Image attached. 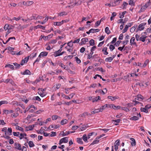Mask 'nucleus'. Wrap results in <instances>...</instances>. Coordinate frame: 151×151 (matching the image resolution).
<instances>
[{"label":"nucleus","mask_w":151,"mask_h":151,"mask_svg":"<svg viewBox=\"0 0 151 151\" xmlns=\"http://www.w3.org/2000/svg\"><path fill=\"white\" fill-rule=\"evenodd\" d=\"M146 24V23L145 22L139 24L136 30V32H137L138 31H141L143 30L144 29V26Z\"/></svg>","instance_id":"f257e3e1"},{"label":"nucleus","mask_w":151,"mask_h":151,"mask_svg":"<svg viewBox=\"0 0 151 151\" xmlns=\"http://www.w3.org/2000/svg\"><path fill=\"white\" fill-rule=\"evenodd\" d=\"M33 108L34 109H37V107L35 106H34L33 105H31L28 106L25 109V110L24 111V112L25 113L26 112L28 111L29 109L32 108Z\"/></svg>","instance_id":"f03ea898"},{"label":"nucleus","mask_w":151,"mask_h":151,"mask_svg":"<svg viewBox=\"0 0 151 151\" xmlns=\"http://www.w3.org/2000/svg\"><path fill=\"white\" fill-rule=\"evenodd\" d=\"M14 148L17 150H21L22 147L21 145L19 143H15L14 144Z\"/></svg>","instance_id":"7ed1b4c3"},{"label":"nucleus","mask_w":151,"mask_h":151,"mask_svg":"<svg viewBox=\"0 0 151 151\" xmlns=\"http://www.w3.org/2000/svg\"><path fill=\"white\" fill-rule=\"evenodd\" d=\"M119 145V139H117L116 140L114 143V149L115 151H117L118 148V146Z\"/></svg>","instance_id":"20e7f679"},{"label":"nucleus","mask_w":151,"mask_h":151,"mask_svg":"<svg viewBox=\"0 0 151 151\" xmlns=\"http://www.w3.org/2000/svg\"><path fill=\"white\" fill-rule=\"evenodd\" d=\"M38 91H39V92H38V94H39L42 97H43L45 96V93L43 92L44 91V90H43V91L41 89L38 88Z\"/></svg>","instance_id":"39448f33"},{"label":"nucleus","mask_w":151,"mask_h":151,"mask_svg":"<svg viewBox=\"0 0 151 151\" xmlns=\"http://www.w3.org/2000/svg\"><path fill=\"white\" fill-rule=\"evenodd\" d=\"M62 49L60 48L59 50L57 51H56L54 52V54H53L54 56L55 57H57L58 56H60V55H59V54L62 51Z\"/></svg>","instance_id":"423d86ee"},{"label":"nucleus","mask_w":151,"mask_h":151,"mask_svg":"<svg viewBox=\"0 0 151 151\" xmlns=\"http://www.w3.org/2000/svg\"><path fill=\"white\" fill-rule=\"evenodd\" d=\"M48 52H41L38 56V57L40 58H42L44 56H45L47 55Z\"/></svg>","instance_id":"0eeeda50"},{"label":"nucleus","mask_w":151,"mask_h":151,"mask_svg":"<svg viewBox=\"0 0 151 151\" xmlns=\"http://www.w3.org/2000/svg\"><path fill=\"white\" fill-rule=\"evenodd\" d=\"M88 41V39L86 38H82L81 40V45H84Z\"/></svg>","instance_id":"6e6552de"},{"label":"nucleus","mask_w":151,"mask_h":151,"mask_svg":"<svg viewBox=\"0 0 151 151\" xmlns=\"http://www.w3.org/2000/svg\"><path fill=\"white\" fill-rule=\"evenodd\" d=\"M33 3V2L32 1H28L27 2L24 1L23 4L24 5L27 6H29L32 5Z\"/></svg>","instance_id":"1a4fd4ad"},{"label":"nucleus","mask_w":151,"mask_h":151,"mask_svg":"<svg viewBox=\"0 0 151 151\" xmlns=\"http://www.w3.org/2000/svg\"><path fill=\"white\" fill-rule=\"evenodd\" d=\"M109 106L110 107H111V106L114 109H118L120 108V106H116L114 104L109 105Z\"/></svg>","instance_id":"9d476101"},{"label":"nucleus","mask_w":151,"mask_h":151,"mask_svg":"<svg viewBox=\"0 0 151 151\" xmlns=\"http://www.w3.org/2000/svg\"><path fill=\"white\" fill-rule=\"evenodd\" d=\"M12 27L13 26L12 25L9 26L8 24H6L4 27V29L6 30L7 29L9 30L12 29Z\"/></svg>","instance_id":"9b49d317"},{"label":"nucleus","mask_w":151,"mask_h":151,"mask_svg":"<svg viewBox=\"0 0 151 151\" xmlns=\"http://www.w3.org/2000/svg\"><path fill=\"white\" fill-rule=\"evenodd\" d=\"M102 111V110H101L100 109H95L94 111H92L91 112V114H95L96 113H98Z\"/></svg>","instance_id":"f8f14e48"},{"label":"nucleus","mask_w":151,"mask_h":151,"mask_svg":"<svg viewBox=\"0 0 151 151\" xmlns=\"http://www.w3.org/2000/svg\"><path fill=\"white\" fill-rule=\"evenodd\" d=\"M135 40L134 37H133L130 40V44L131 45H133L136 44V43L134 42Z\"/></svg>","instance_id":"ddd939ff"},{"label":"nucleus","mask_w":151,"mask_h":151,"mask_svg":"<svg viewBox=\"0 0 151 151\" xmlns=\"http://www.w3.org/2000/svg\"><path fill=\"white\" fill-rule=\"evenodd\" d=\"M108 98L109 99H110L111 100L113 101L115 100L116 99H118L119 98V97L117 96H115L114 97H113L111 96H108Z\"/></svg>","instance_id":"4468645a"},{"label":"nucleus","mask_w":151,"mask_h":151,"mask_svg":"<svg viewBox=\"0 0 151 151\" xmlns=\"http://www.w3.org/2000/svg\"><path fill=\"white\" fill-rule=\"evenodd\" d=\"M147 37L146 36H144L143 35H142L140 37L139 41H141L143 42L145 41V40Z\"/></svg>","instance_id":"2eb2a0df"},{"label":"nucleus","mask_w":151,"mask_h":151,"mask_svg":"<svg viewBox=\"0 0 151 151\" xmlns=\"http://www.w3.org/2000/svg\"><path fill=\"white\" fill-rule=\"evenodd\" d=\"M3 112L5 114H8L13 113V111L12 110H4L3 111Z\"/></svg>","instance_id":"dca6fc26"},{"label":"nucleus","mask_w":151,"mask_h":151,"mask_svg":"<svg viewBox=\"0 0 151 151\" xmlns=\"http://www.w3.org/2000/svg\"><path fill=\"white\" fill-rule=\"evenodd\" d=\"M113 60V58L111 57H109L106 58L105 61L106 62H111Z\"/></svg>","instance_id":"f3484780"},{"label":"nucleus","mask_w":151,"mask_h":151,"mask_svg":"<svg viewBox=\"0 0 151 151\" xmlns=\"http://www.w3.org/2000/svg\"><path fill=\"white\" fill-rule=\"evenodd\" d=\"M139 119V116H134L133 117H131L129 119L130 120H137Z\"/></svg>","instance_id":"a211bd4d"},{"label":"nucleus","mask_w":151,"mask_h":151,"mask_svg":"<svg viewBox=\"0 0 151 151\" xmlns=\"http://www.w3.org/2000/svg\"><path fill=\"white\" fill-rule=\"evenodd\" d=\"M130 139L131 140V141H132V142H131V144L132 145V146H135L136 145V142H135V139H134L133 138H131Z\"/></svg>","instance_id":"6ab92c4d"},{"label":"nucleus","mask_w":151,"mask_h":151,"mask_svg":"<svg viewBox=\"0 0 151 151\" xmlns=\"http://www.w3.org/2000/svg\"><path fill=\"white\" fill-rule=\"evenodd\" d=\"M59 65L60 66H61L62 68H63L67 70H69V68H66L65 67V66L64 65L63 63H59Z\"/></svg>","instance_id":"aec40b11"},{"label":"nucleus","mask_w":151,"mask_h":151,"mask_svg":"<svg viewBox=\"0 0 151 151\" xmlns=\"http://www.w3.org/2000/svg\"><path fill=\"white\" fill-rule=\"evenodd\" d=\"M101 98L99 96L96 97L92 99V102H96L98 100H100Z\"/></svg>","instance_id":"412c9836"},{"label":"nucleus","mask_w":151,"mask_h":151,"mask_svg":"<svg viewBox=\"0 0 151 151\" xmlns=\"http://www.w3.org/2000/svg\"><path fill=\"white\" fill-rule=\"evenodd\" d=\"M107 47H105L102 50V51L103 52L104 54L105 55H107L108 54V52H107Z\"/></svg>","instance_id":"4be33fe9"},{"label":"nucleus","mask_w":151,"mask_h":151,"mask_svg":"<svg viewBox=\"0 0 151 151\" xmlns=\"http://www.w3.org/2000/svg\"><path fill=\"white\" fill-rule=\"evenodd\" d=\"M100 30L99 29H91V33H94L96 32H98Z\"/></svg>","instance_id":"5701e85b"},{"label":"nucleus","mask_w":151,"mask_h":151,"mask_svg":"<svg viewBox=\"0 0 151 151\" xmlns=\"http://www.w3.org/2000/svg\"><path fill=\"white\" fill-rule=\"evenodd\" d=\"M82 138L83 140L86 142H88L87 139L88 137L86 134H84L82 137Z\"/></svg>","instance_id":"b1692460"},{"label":"nucleus","mask_w":151,"mask_h":151,"mask_svg":"<svg viewBox=\"0 0 151 151\" xmlns=\"http://www.w3.org/2000/svg\"><path fill=\"white\" fill-rule=\"evenodd\" d=\"M140 110L141 111L144 112L146 113H147L148 112V111L147 109L146 108H141L140 109Z\"/></svg>","instance_id":"393cba45"},{"label":"nucleus","mask_w":151,"mask_h":151,"mask_svg":"<svg viewBox=\"0 0 151 151\" xmlns=\"http://www.w3.org/2000/svg\"><path fill=\"white\" fill-rule=\"evenodd\" d=\"M77 142L81 144H82L83 143V142L81 138H78L77 139Z\"/></svg>","instance_id":"a878e982"},{"label":"nucleus","mask_w":151,"mask_h":151,"mask_svg":"<svg viewBox=\"0 0 151 151\" xmlns=\"http://www.w3.org/2000/svg\"><path fill=\"white\" fill-rule=\"evenodd\" d=\"M7 67H8L12 70H13L14 68V66L13 65H11L10 64H8L6 65L5 66V67L6 68Z\"/></svg>","instance_id":"bb28decb"},{"label":"nucleus","mask_w":151,"mask_h":151,"mask_svg":"<svg viewBox=\"0 0 151 151\" xmlns=\"http://www.w3.org/2000/svg\"><path fill=\"white\" fill-rule=\"evenodd\" d=\"M30 71L28 70H26L23 73V75H30Z\"/></svg>","instance_id":"cd10ccee"},{"label":"nucleus","mask_w":151,"mask_h":151,"mask_svg":"<svg viewBox=\"0 0 151 151\" xmlns=\"http://www.w3.org/2000/svg\"><path fill=\"white\" fill-rule=\"evenodd\" d=\"M105 32L107 34H109L110 33V31L109 30L108 27H106L105 29Z\"/></svg>","instance_id":"c85d7f7f"},{"label":"nucleus","mask_w":151,"mask_h":151,"mask_svg":"<svg viewBox=\"0 0 151 151\" xmlns=\"http://www.w3.org/2000/svg\"><path fill=\"white\" fill-rule=\"evenodd\" d=\"M13 64L15 67V68L16 69H18L19 68L20 66V64H18V63H13Z\"/></svg>","instance_id":"c756f323"},{"label":"nucleus","mask_w":151,"mask_h":151,"mask_svg":"<svg viewBox=\"0 0 151 151\" xmlns=\"http://www.w3.org/2000/svg\"><path fill=\"white\" fill-rule=\"evenodd\" d=\"M99 142V140H98V139H95L93 142L91 143V145H93L96 144L98 143Z\"/></svg>","instance_id":"7c9ffc66"},{"label":"nucleus","mask_w":151,"mask_h":151,"mask_svg":"<svg viewBox=\"0 0 151 151\" xmlns=\"http://www.w3.org/2000/svg\"><path fill=\"white\" fill-rule=\"evenodd\" d=\"M48 17H47L45 19H44V20L42 22H40L38 21V22L42 24H45L48 20Z\"/></svg>","instance_id":"2f4dec72"},{"label":"nucleus","mask_w":151,"mask_h":151,"mask_svg":"<svg viewBox=\"0 0 151 151\" xmlns=\"http://www.w3.org/2000/svg\"><path fill=\"white\" fill-rule=\"evenodd\" d=\"M37 55V53H32L30 55V58H33L34 57H35Z\"/></svg>","instance_id":"473e14b6"},{"label":"nucleus","mask_w":151,"mask_h":151,"mask_svg":"<svg viewBox=\"0 0 151 151\" xmlns=\"http://www.w3.org/2000/svg\"><path fill=\"white\" fill-rule=\"evenodd\" d=\"M75 59L78 63L79 64L81 63V60L77 57H75Z\"/></svg>","instance_id":"72a5a7b5"},{"label":"nucleus","mask_w":151,"mask_h":151,"mask_svg":"<svg viewBox=\"0 0 151 151\" xmlns=\"http://www.w3.org/2000/svg\"><path fill=\"white\" fill-rule=\"evenodd\" d=\"M16 129H18L20 131L23 132L24 130L23 129L22 127H20L19 126H17L16 127Z\"/></svg>","instance_id":"f704fd0d"},{"label":"nucleus","mask_w":151,"mask_h":151,"mask_svg":"<svg viewBox=\"0 0 151 151\" xmlns=\"http://www.w3.org/2000/svg\"><path fill=\"white\" fill-rule=\"evenodd\" d=\"M28 144L30 147H32L34 146L33 143L31 141H29V142Z\"/></svg>","instance_id":"c9c22d12"},{"label":"nucleus","mask_w":151,"mask_h":151,"mask_svg":"<svg viewBox=\"0 0 151 151\" xmlns=\"http://www.w3.org/2000/svg\"><path fill=\"white\" fill-rule=\"evenodd\" d=\"M67 122L68 120L67 119H65L64 120H63L61 122V124L62 125H63L67 123Z\"/></svg>","instance_id":"e433bc0d"},{"label":"nucleus","mask_w":151,"mask_h":151,"mask_svg":"<svg viewBox=\"0 0 151 151\" xmlns=\"http://www.w3.org/2000/svg\"><path fill=\"white\" fill-rule=\"evenodd\" d=\"M116 15V13L115 12H113L112 13L111 16V17L110 19L111 21L113 20V17H115Z\"/></svg>","instance_id":"4c0bfd02"},{"label":"nucleus","mask_w":151,"mask_h":151,"mask_svg":"<svg viewBox=\"0 0 151 151\" xmlns=\"http://www.w3.org/2000/svg\"><path fill=\"white\" fill-rule=\"evenodd\" d=\"M90 45L91 46L95 44L94 41L92 39L89 41Z\"/></svg>","instance_id":"58836bf2"},{"label":"nucleus","mask_w":151,"mask_h":151,"mask_svg":"<svg viewBox=\"0 0 151 151\" xmlns=\"http://www.w3.org/2000/svg\"><path fill=\"white\" fill-rule=\"evenodd\" d=\"M150 1H149L147 3H146L145 5L143 6L146 9L150 5Z\"/></svg>","instance_id":"ea45409f"},{"label":"nucleus","mask_w":151,"mask_h":151,"mask_svg":"<svg viewBox=\"0 0 151 151\" xmlns=\"http://www.w3.org/2000/svg\"><path fill=\"white\" fill-rule=\"evenodd\" d=\"M150 1H149L147 3H146L145 5L143 6L146 9L150 5Z\"/></svg>","instance_id":"a19ab883"},{"label":"nucleus","mask_w":151,"mask_h":151,"mask_svg":"<svg viewBox=\"0 0 151 151\" xmlns=\"http://www.w3.org/2000/svg\"><path fill=\"white\" fill-rule=\"evenodd\" d=\"M109 105H108L107 104H106L102 106L100 109H101V110H102L104 109L105 108L107 107L108 106H109Z\"/></svg>","instance_id":"79ce46f5"},{"label":"nucleus","mask_w":151,"mask_h":151,"mask_svg":"<svg viewBox=\"0 0 151 151\" xmlns=\"http://www.w3.org/2000/svg\"><path fill=\"white\" fill-rule=\"evenodd\" d=\"M129 5L132 6H134V2L132 0H130L129 1Z\"/></svg>","instance_id":"37998d69"},{"label":"nucleus","mask_w":151,"mask_h":151,"mask_svg":"<svg viewBox=\"0 0 151 151\" xmlns=\"http://www.w3.org/2000/svg\"><path fill=\"white\" fill-rule=\"evenodd\" d=\"M8 134L9 135H12V129L11 128H8Z\"/></svg>","instance_id":"c03bdc74"},{"label":"nucleus","mask_w":151,"mask_h":151,"mask_svg":"<svg viewBox=\"0 0 151 151\" xmlns=\"http://www.w3.org/2000/svg\"><path fill=\"white\" fill-rule=\"evenodd\" d=\"M67 14V13L65 12H60L58 14V15L60 16H63L64 15H65Z\"/></svg>","instance_id":"a18cd8bd"},{"label":"nucleus","mask_w":151,"mask_h":151,"mask_svg":"<svg viewBox=\"0 0 151 151\" xmlns=\"http://www.w3.org/2000/svg\"><path fill=\"white\" fill-rule=\"evenodd\" d=\"M8 103V101H2L0 102V104L2 105L3 104H6Z\"/></svg>","instance_id":"49530a36"},{"label":"nucleus","mask_w":151,"mask_h":151,"mask_svg":"<svg viewBox=\"0 0 151 151\" xmlns=\"http://www.w3.org/2000/svg\"><path fill=\"white\" fill-rule=\"evenodd\" d=\"M149 62V60H147L142 65L141 67H145L146 66Z\"/></svg>","instance_id":"de8ad7c7"},{"label":"nucleus","mask_w":151,"mask_h":151,"mask_svg":"<svg viewBox=\"0 0 151 151\" xmlns=\"http://www.w3.org/2000/svg\"><path fill=\"white\" fill-rule=\"evenodd\" d=\"M58 117V116L56 115H53L52 116V118L53 120H55Z\"/></svg>","instance_id":"09e8293b"},{"label":"nucleus","mask_w":151,"mask_h":151,"mask_svg":"<svg viewBox=\"0 0 151 151\" xmlns=\"http://www.w3.org/2000/svg\"><path fill=\"white\" fill-rule=\"evenodd\" d=\"M128 4V3L125 2L124 1L123 2V9H126L127 6Z\"/></svg>","instance_id":"8fccbe9b"},{"label":"nucleus","mask_w":151,"mask_h":151,"mask_svg":"<svg viewBox=\"0 0 151 151\" xmlns=\"http://www.w3.org/2000/svg\"><path fill=\"white\" fill-rule=\"evenodd\" d=\"M19 26H20V29H22L27 27L28 25H24L23 26H21V24H19Z\"/></svg>","instance_id":"3c124183"},{"label":"nucleus","mask_w":151,"mask_h":151,"mask_svg":"<svg viewBox=\"0 0 151 151\" xmlns=\"http://www.w3.org/2000/svg\"><path fill=\"white\" fill-rule=\"evenodd\" d=\"M126 13V11L123 12L122 13V15L120 16H119L120 18H121V19L123 18L124 17V15Z\"/></svg>","instance_id":"603ef678"},{"label":"nucleus","mask_w":151,"mask_h":151,"mask_svg":"<svg viewBox=\"0 0 151 151\" xmlns=\"http://www.w3.org/2000/svg\"><path fill=\"white\" fill-rule=\"evenodd\" d=\"M90 17H83L82 20V22H83L84 20L87 21L90 18Z\"/></svg>","instance_id":"864d4df0"},{"label":"nucleus","mask_w":151,"mask_h":151,"mask_svg":"<svg viewBox=\"0 0 151 151\" xmlns=\"http://www.w3.org/2000/svg\"><path fill=\"white\" fill-rule=\"evenodd\" d=\"M146 9V8L144 6H143L142 7L140 10L139 11V12L140 13L141 12L144 11H145Z\"/></svg>","instance_id":"5fc2aeb1"},{"label":"nucleus","mask_w":151,"mask_h":151,"mask_svg":"<svg viewBox=\"0 0 151 151\" xmlns=\"http://www.w3.org/2000/svg\"><path fill=\"white\" fill-rule=\"evenodd\" d=\"M101 22V20L97 21L95 24V27L99 26Z\"/></svg>","instance_id":"6e6d98bb"},{"label":"nucleus","mask_w":151,"mask_h":151,"mask_svg":"<svg viewBox=\"0 0 151 151\" xmlns=\"http://www.w3.org/2000/svg\"><path fill=\"white\" fill-rule=\"evenodd\" d=\"M109 48L110 50L112 51L115 49V47L113 45H111L109 46Z\"/></svg>","instance_id":"4d7b16f0"},{"label":"nucleus","mask_w":151,"mask_h":151,"mask_svg":"<svg viewBox=\"0 0 151 151\" xmlns=\"http://www.w3.org/2000/svg\"><path fill=\"white\" fill-rule=\"evenodd\" d=\"M136 27H132L130 29V32L132 33L135 30Z\"/></svg>","instance_id":"13d9d810"},{"label":"nucleus","mask_w":151,"mask_h":151,"mask_svg":"<svg viewBox=\"0 0 151 151\" xmlns=\"http://www.w3.org/2000/svg\"><path fill=\"white\" fill-rule=\"evenodd\" d=\"M128 27L127 25H126L124 28L122 30V32L124 33L128 29Z\"/></svg>","instance_id":"bf43d9fd"},{"label":"nucleus","mask_w":151,"mask_h":151,"mask_svg":"<svg viewBox=\"0 0 151 151\" xmlns=\"http://www.w3.org/2000/svg\"><path fill=\"white\" fill-rule=\"evenodd\" d=\"M51 134L50 135V137H54L56 135V133L54 132H51Z\"/></svg>","instance_id":"052dcab7"},{"label":"nucleus","mask_w":151,"mask_h":151,"mask_svg":"<svg viewBox=\"0 0 151 151\" xmlns=\"http://www.w3.org/2000/svg\"><path fill=\"white\" fill-rule=\"evenodd\" d=\"M63 140L64 143H66L68 142V138L67 137H65L63 138Z\"/></svg>","instance_id":"680f3d73"},{"label":"nucleus","mask_w":151,"mask_h":151,"mask_svg":"<svg viewBox=\"0 0 151 151\" xmlns=\"http://www.w3.org/2000/svg\"><path fill=\"white\" fill-rule=\"evenodd\" d=\"M140 37L139 35H138L137 34H136L135 35V38L136 40L137 41L139 40H140Z\"/></svg>","instance_id":"e2e57ef3"},{"label":"nucleus","mask_w":151,"mask_h":151,"mask_svg":"<svg viewBox=\"0 0 151 151\" xmlns=\"http://www.w3.org/2000/svg\"><path fill=\"white\" fill-rule=\"evenodd\" d=\"M6 49L10 51H11L12 52L13 51V50H14V48L10 47H8Z\"/></svg>","instance_id":"0e129e2a"},{"label":"nucleus","mask_w":151,"mask_h":151,"mask_svg":"<svg viewBox=\"0 0 151 151\" xmlns=\"http://www.w3.org/2000/svg\"><path fill=\"white\" fill-rule=\"evenodd\" d=\"M129 42V40H125L123 41V46H125V45H127V43Z\"/></svg>","instance_id":"69168bd1"},{"label":"nucleus","mask_w":151,"mask_h":151,"mask_svg":"<svg viewBox=\"0 0 151 151\" xmlns=\"http://www.w3.org/2000/svg\"><path fill=\"white\" fill-rule=\"evenodd\" d=\"M14 135L15 136H18L19 135V132H13Z\"/></svg>","instance_id":"338daca9"},{"label":"nucleus","mask_w":151,"mask_h":151,"mask_svg":"<svg viewBox=\"0 0 151 151\" xmlns=\"http://www.w3.org/2000/svg\"><path fill=\"white\" fill-rule=\"evenodd\" d=\"M32 127H31L30 126H29L27 127V129H26V131H30L32 130Z\"/></svg>","instance_id":"774afa93"}]
</instances>
